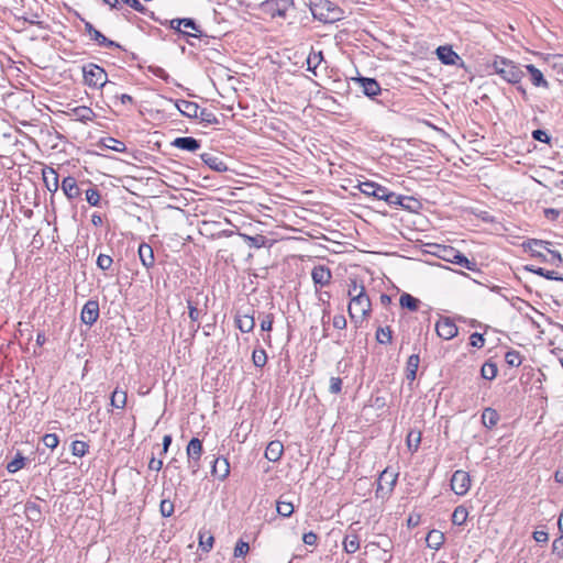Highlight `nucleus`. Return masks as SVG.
Returning <instances> with one entry per match:
<instances>
[{
	"instance_id": "f257e3e1",
	"label": "nucleus",
	"mask_w": 563,
	"mask_h": 563,
	"mask_svg": "<svg viewBox=\"0 0 563 563\" xmlns=\"http://www.w3.org/2000/svg\"><path fill=\"white\" fill-rule=\"evenodd\" d=\"M152 18L159 22L161 25L168 26L170 30L175 31L178 37H183L189 45H194L190 38H201L202 36H207L201 31V27L197 22L191 18H177L173 20H158L154 18V13L152 12Z\"/></svg>"
},
{
	"instance_id": "f03ea898",
	"label": "nucleus",
	"mask_w": 563,
	"mask_h": 563,
	"mask_svg": "<svg viewBox=\"0 0 563 563\" xmlns=\"http://www.w3.org/2000/svg\"><path fill=\"white\" fill-rule=\"evenodd\" d=\"M550 245L551 242L538 239H530L522 244L525 251L540 262L560 266L563 262L562 256L558 251L550 250Z\"/></svg>"
},
{
	"instance_id": "7ed1b4c3",
	"label": "nucleus",
	"mask_w": 563,
	"mask_h": 563,
	"mask_svg": "<svg viewBox=\"0 0 563 563\" xmlns=\"http://www.w3.org/2000/svg\"><path fill=\"white\" fill-rule=\"evenodd\" d=\"M309 8L312 16L323 23H334L344 19V11L330 0H312Z\"/></svg>"
},
{
	"instance_id": "20e7f679",
	"label": "nucleus",
	"mask_w": 563,
	"mask_h": 563,
	"mask_svg": "<svg viewBox=\"0 0 563 563\" xmlns=\"http://www.w3.org/2000/svg\"><path fill=\"white\" fill-rule=\"evenodd\" d=\"M492 68L504 80L512 85L519 84L525 76V73L515 62L505 57L496 56L492 64Z\"/></svg>"
},
{
	"instance_id": "39448f33",
	"label": "nucleus",
	"mask_w": 563,
	"mask_h": 563,
	"mask_svg": "<svg viewBox=\"0 0 563 563\" xmlns=\"http://www.w3.org/2000/svg\"><path fill=\"white\" fill-rule=\"evenodd\" d=\"M435 251L433 254L439 258L462 266L468 271L477 272V263L475 261L468 260L463 253L457 251L456 249L448 245H434Z\"/></svg>"
},
{
	"instance_id": "423d86ee",
	"label": "nucleus",
	"mask_w": 563,
	"mask_h": 563,
	"mask_svg": "<svg viewBox=\"0 0 563 563\" xmlns=\"http://www.w3.org/2000/svg\"><path fill=\"white\" fill-rule=\"evenodd\" d=\"M372 311L371 299L367 296L365 288H361L349 303L347 312L352 321H356V318L364 320L369 316Z\"/></svg>"
},
{
	"instance_id": "0eeeda50",
	"label": "nucleus",
	"mask_w": 563,
	"mask_h": 563,
	"mask_svg": "<svg viewBox=\"0 0 563 563\" xmlns=\"http://www.w3.org/2000/svg\"><path fill=\"white\" fill-rule=\"evenodd\" d=\"M84 80L90 88H102L108 82V75L106 70L90 63L82 67Z\"/></svg>"
},
{
	"instance_id": "6e6552de",
	"label": "nucleus",
	"mask_w": 563,
	"mask_h": 563,
	"mask_svg": "<svg viewBox=\"0 0 563 563\" xmlns=\"http://www.w3.org/2000/svg\"><path fill=\"white\" fill-rule=\"evenodd\" d=\"M398 479V473L385 468L377 479L376 498H388L393 493Z\"/></svg>"
},
{
	"instance_id": "1a4fd4ad",
	"label": "nucleus",
	"mask_w": 563,
	"mask_h": 563,
	"mask_svg": "<svg viewBox=\"0 0 563 563\" xmlns=\"http://www.w3.org/2000/svg\"><path fill=\"white\" fill-rule=\"evenodd\" d=\"M188 457V467L191 474L195 475L200 468V460L203 453L202 442L198 438H192L186 449Z\"/></svg>"
},
{
	"instance_id": "9d476101",
	"label": "nucleus",
	"mask_w": 563,
	"mask_h": 563,
	"mask_svg": "<svg viewBox=\"0 0 563 563\" xmlns=\"http://www.w3.org/2000/svg\"><path fill=\"white\" fill-rule=\"evenodd\" d=\"M291 7H294V0H266L262 3L263 11L272 18H286Z\"/></svg>"
},
{
	"instance_id": "9b49d317",
	"label": "nucleus",
	"mask_w": 563,
	"mask_h": 563,
	"mask_svg": "<svg viewBox=\"0 0 563 563\" xmlns=\"http://www.w3.org/2000/svg\"><path fill=\"white\" fill-rule=\"evenodd\" d=\"M471 487L470 474L463 470H457L451 477V489L459 496H464Z\"/></svg>"
},
{
	"instance_id": "f8f14e48",
	"label": "nucleus",
	"mask_w": 563,
	"mask_h": 563,
	"mask_svg": "<svg viewBox=\"0 0 563 563\" xmlns=\"http://www.w3.org/2000/svg\"><path fill=\"white\" fill-rule=\"evenodd\" d=\"M100 314V308L99 302L97 300H88L80 312V320L82 323L91 327L95 324L99 318Z\"/></svg>"
},
{
	"instance_id": "ddd939ff",
	"label": "nucleus",
	"mask_w": 563,
	"mask_h": 563,
	"mask_svg": "<svg viewBox=\"0 0 563 563\" xmlns=\"http://www.w3.org/2000/svg\"><path fill=\"white\" fill-rule=\"evenodd\" d=\"M435 331L441 339L451 340L457 335L459 329L450 318H441L435 324Z\"/></svg>"
},
{
	"instance_id": "4468645a",
	"label": "nucleus",
	"mask_w": 563,
	"mask_h": 563,
	"mask_svg": "<svg viewBox=\"0 0 563 563\" xmlns=\"http://www.w3.org/2000/svg\"><path fill=\"white\" fill-rule=\"evenodd\" d=\"M380 200H384L389 206H400V207H402L405 209H409V210L412 209V206H406L405 201L417 203V200L415 198L397 195V194L390 191L387 187H386Z\"/></svg>"
},
{
	"instance_id": "2eb2a0df",
	"label": "nucleus",
	"mask_w": 563,
	"mask_h": 563,
	"mask_svg": "<svg viewBox=\"0 0 563 563\" xmlns=\"http://www.w3.org/2000/svg\"><path fill=\"white\" fill-rule=\"evenodd\" d=\"M234 322L236 328L243 333L252 332L255 327L254 316L250 312L243 313L241 310L235 313Z\"/></svg>"
},
{
	"instance_id": "dca6fc26",
	"label": "nucleus",
	"mask_w": 563,
	"mask_h": 563,
	"mask_svg": "<svg viewBox=\"0 0 563 563\" xmlns=\"http://www.w3.org/2000/svg\"><path fill=\"white\" fill-rule=\"evenodd\" d=\"M60 188L68 200L77 199L81 196V189L73 176H67L63 179Z\"/></svg>"
},
{
	"instance_id": "f3484780",
	"label": "nucleus",
	"mask_w": 563,
	"mask_h": 563,
	"mask_svg": "<svg viewBox=\"0 0 563 563\" xmlns=\"http://www.w3.org/2000/svg\"><path fill=\"white\" fill-rule=\"evenodd\" d=\"M311 278L314 285H319L321 287L330 284L332 278V273L330 268L325 265H317L312 268Z\"/></svg>"
},
{
	"instance_id": "a211bd4d",
	"label": "nucleus",
	"mask_w": 563,
	"mask_h": 563,
	"mask_svg": "<svg viewBox=\"0 0 563 563\" xmlns=\"http://www.w3.org/2000/svg\"><path fill=\"white\" fill-rule=\"evenodd\" d=\"M42 178L46 189L55 194L59 188V180L57 172L49 166H45L42 169Z\"/></svg>"
},
{
	"instance_id": "6ab92c4d",
	"label": "nucleus",
	"mask_w": 563,
	"mask_h": 563,
	"mask_svg": "<svg viewBox=\"0 0 563 563\" xmlns=\"http://www.w3.org/2000/svg\"><path fill=\"white\" fill-rule=\"evenodd\" d=\"M201 161L212 170L223 173L228 170V166L220 155L212 153H202L200 155Z\"/></svg>"
},
{
	"instance_id": "aec40b11",
	"label": "nucleus",
	"mask_w": 563,
	"mask_h": 563,
	"mask_svg": "<svg viewBox=\"0 0 563 563\" xmlns=\"http://www.w3.org/2000/svg\"><path fill=\"white\" fill-rule=\"evenodd\" d=\"M363 89V93L369 98L378 96L382 91L379 84L374 78L358 77L355 79Z\"/></svg>"
},
{
	"instance_id": "412c9836",
	"label": "nucleus",
	"mask_w": 563,
	"mask_h": 563,
	"mask_svg": "<svg viewBox=\"0 0 563 563\" xmlns=\"http://www.w3.org/2000/svg\"><path fill=\"white\" fill-rule=\"evenodd\" d=\"M437 56L444 65H457L459 62H462L459 54L451 46H439L437 48Z\"/></svg>"
},
{
	"instance_id": "4be33fe9",
	"label": "nucleus",
	"mask_w": 563,
	"mask_h": 563,
	"mask_svg": "<svg viewBox=\"0 0 563 563\" xmlns=\"http://www.w3.org/2000/svg\"><path fill=\"white\" fill-rule=\"evenodd\" d=\"M211 473L220 481H224L230 474V463L228 459L220 456L213 460Z\"/></svg>"
},
{
	"instance_id": "5701e85b",
	"label": "nucleus",
	"mask_w": 563,
	"mask_h": 563,
	"mask_svg": "<svg viewBox=\"0 0 563 563\" xmlns=\"http://www.w3.org/2000/svg\"><path fill=\"white\" fill-rule=\"evenodd\" d=\"M172 145L183 151L196 152L200 148L201 143L192 136H179L172 142Z\"/></svg>"
},
{
	"instance_id": "b1692460",
	"label": "nucleus",
	"mask_w": 563,
	"mask_h": 563,
	"mask_svg": "<svg viewBox=\"0 0 563 563\" xmlns=\"http://www.w3.org/2000/svg\"><path fill=\"white\" fill-rule=\"evenodd\" d=\"M385 189L386 187L371 180L363 181L360 184V190L362 194L368 197H374L378 200L382 199Z\"/></svg>"
},
{
	"instance_id": "393cba45",
	"label": "nucleus",
	"mask_w": 563,
	"mask_h": 563,
	"mask_svg": "<svg viewBox=\"0 0 563 563\" xmlns=\"http://www.w3.org/2000/svg\"><path fill=\"white\" fill-rule=\"evenodd\" d=\"M176 108L179 110V112L190 119H197L198 118V109L199 104L194 101L189 100H177L176 101Z\"/></svg>"
},
{
	"instance_id": "a878e982",
	"label": "nucleus",
	"mask_w": 563,
	"mask_h": 563,
	"mask_svg": "<svg viewBox=\"0 0 563 563\" xmlns=\"http://www.w3.org/2000/svg\"><path fill=\"white\" fill-rule=\"evenodd\" d=\"M69 115L74 117L75 120L80 121L82 123L90 122L97 117L93 110L86 106H79L71 109Z\"/></svg>"
},
{
	"instance_id": "bb28decb",
	"label": "nucleus",
	"mask_w": 563,
	"mask_h": 563,
	"mask_svg": "<svg viewBox=\"0 0 563 563\" xmlns=\"http://www.w3.org/2000/svg\"><path fill=\"white\" fill-rule=\"evenodd\" d=\"M284 453V445L280 441L274 440L268 443L265 450V457L271 462H277L280 460Z\"/></svg>"
},
{
	"instance_id": "cd10ccee",
	"label": "nucleus",
	"mask_w": 563,
	"mask_h": 563,
	"mask_svg": "<svg viewBox=\"0 0 563 563\" xmlns=\"http://www.w3.org/2000/svg\"><path fill=\"white\" fill-rule=\"evenodd\" d=\"M420 364V356L419 353L411 354L406 364V378L410 382H413L417 377V371L419 368Z\"/></svg>"
},
{
	"instance_id": "c85d7f7f",
	"label": "nucleus",
	"mask_w": 563,
	"mask_h": 563,
	"mask_svg": "<svg viewBox=\"0 0 563 563\" xmlns=\"http://www.w3.org/2000/svg\"><path fill=\"white\" fill-rule=\"evenodd\" d=\"M89 37L91 41L96 42L99 46L108 47V48L113 47V48L124 49L119 43H117L112 40H109L97 29L89 35Z\"/></svg>"
},
{
	"instance_id": "c756f323",
	"label": "nucleus",
	"mask_w": 563,
	"mask_h": 563,
	"mask_svg": "<svg viewBox=\"0 0 563 563\" xmlns=\"http://www.w3.org/2000/svg\"><path fill=\"white\" fill-rule=\"evenodd\" d=\"M139 256H140L142 264L146 268H150L154 265L155 258H154V253H153V249L151 245H148L146 243H142L139 246Z\"/></svg>"
},
{
	"instance_id": "7c9ffc66",
	"label": "nucleus",
	"mask_w": 563,
	"mask_h": 563,
	"mask_svg": "<svg viewBox=\"0 0 563 563\" xmlns=\"http://www.w3.org/2000/svg\"><path fill=\"white\" fill-rule=\"evenodd\" d=\"M206 301H208L207 297H206ZM198 306H199L198 299H192V298L187 299L188 314H189L191 322H197L200 319L201 314L206 313L207 302H205V310L199 309Z\"/></svg>"
},
{
	"instance_id": "2f4dec72",
	"label": "nucleus",
	"mask_w": 563,
	"mask_h": 563,
	"mask_svg": "<svg viewBox=\"0 0 563 563\" xmlns=\"http://www.w3.org/2000/svg\"><path fill=\"white\" fill-rule=\"evenodd\" d=\"M343 549L349 554H353L360 549V538L356 532L352 531L345 534Z\"/></svg>"
},
{
	"instance_id": "473e14b6",
	"label": "nucleus",
	"mask_w": 563,
	"mask_h": 563,
	"mask_svg": "<svg viewBox=\"0 0 563 563\" xmlns=\"http://www.w3.org/2000/svg\"><path fill=\"white\" fill-rule=\"evenodd\" d=\"M526 69L527 71L530 74V77H531V82L536 86V87H544V88H548L549 84L548 81L544 79L543 77V74L542 71L537 68L534 65L532 64H529V65H526Z\"/></svg>"
},
{
	"instance_id": "72a5a7b5",
	"label": "nucleus",
	"mask_w": 563,
	"mask_h": 563,
	"mask_svg": "<svg viewBox=\"0 0 563 563\" xmlns=\"http://www.w3.org/2000/svg\"><path fill=\"white\" fill-rule=\"evenodd\" d=\"M24 512L29 520L38 522L42 520L41 506L35 501H26L24 505Z\"/></svg>"
},
{
	"instance_id": "f704fd0d",
	"label": "nucleus",
	"mask_w": 563,
	"mask_h": 563,
	"mask_svg": "<svg viewBox=\"0 0 563 563\" xmlns=\"http://www.w3.org/2000/svg\"><path fill=\"white\" fill-rule=\"evenodd\" d=\"M444 540V534L439 530H431L426 538L427 545L434 550H439Z\"/></svg>"
},
{
	"instance_id": "c9c22d12",
	"label": "nucleus",
	"mask_w": 563,
	"mask_h": 563,
	"mask_svg": "<svg viewBox=\"0 0 563 563\" xmlns=\"http://www.w3.org/2000/svg\"><path fill=\"white\" fill-rule=\"evenodd\" d=\"M323 60L322 51H311L307 57V70L317 75L316 69Z\"/></svg>"
},
{
	"instance_id": "e433bc0d",
	"label": "nucleus",
	"mask_w": 563,
	"mask_h": 563,
	"mask_svg": "<svg viewBox=\"0 0 563 563\" xmlns=\"http://www.w3.org/2000/svg\"><path fill=\"white\" fill-rule=\"evenodd\" d=\"M498 420H499V415L495 409H493V408L484 409V411L482 413V422L486 428H488V429L494 428L497 424Z\"/></svg>"
},
{
	"instance_id": "4c0bfd02",
	"label": "nucleus",
	"mask_w": 563,
	"mask_h": 563,
	"mask_svg": "<svg viewBox=\"0 0 563 563\" xmlns=\"http://www.w3.org/2000/svg\"><path fill=\"white\" fill-rule=\"evenodd\" d=\"M498 373L497 364L490 360L486 361L481 367V376L484 379L493 380Z\"/></svg>"
},
{
	"instance_id": "58836bf2",
	"label": "nucleus",
	"mask_w": 563,
	"mask_h": 563,
	"mask_svg": "<svg viewBox=\"0 0 563 563\" xmlns=\"http://www.w3.org/2000/svg\"><path fill=\"white\" fill-rule=\"evenodd\" d=\"M240 236L247 243L250 247L261 249L266 245L267 239L263 234L247 235L240 233Z\"/></svg>"
},
{
	"instance_id": "ea45409f",
	"label": "nucleus",
	"mask_w": 563,
	"mask_h": 563,
	"mask_svg": "<svg viewBox=\"0 0 563 563\" xmlns=\"http://www.w3.org/2000/svg\"><path fill=\"white\" fill-rule=\"evenodd\" d=\"M525 269L536 275L542 276L549 280H563V278L556 276L555 272L548 271L542 267H536L534 265H526Z\"/></svg>"
},
{
	"instance_id": "a19ab883",
	"label": "nucleus",
	"mask_w": 563,
	"mask_h": 563,
	"mask_svg": "<svg viewBox=\"0 0 563 563\" xmlns=\"http://www.w3.org/2000/svg\"><path fill=\"white\" fill-rule=\"evenodd\" d=\"M419 303L420 301L418 298L407 292H404L399 298V305L401 306V308H406L410 311L418 310Z\"/></svg>"
},
{
	"instance_id": "79ce46f5",
	"label": "nucleus",
	"mask_w": 563,
	"mask_h": 563,
	"mask_svg": "<svg viewBox=\"0 0 563 563\" xmlns=\"http://www.w3.org/2000/svg\"><path fill=\"white\" fill-rule=\"evenodd\" d=\"M276 510L279 516L287 518L294 514L295 508L291 501H286L280 498L276 503Z\"/></svg>"
},
{
	"instance_id": "37998d69",
	"label": "nucleus",
	"mask_w": 563,
	"mask_h": 563,
	"mask_svg": "<svg viewBox=\"0 0 563 563\" xmlns=\"http://www.w3.org/2000/svg\"><path fill=\"white\" fill-rule=\"evenodd\" d=\"M126 393L117 388L111 395V406L118 409H122L126 405Z\"/></svg>"
},
{
	"instance_id": "c03bdc74",
	"label": "nucleus",
	"mask_w": 563,
	"mask_h": 563,
	"mask_svg": "<svg viewBox=\"0 0 563 563\" xmlns=\"http://www.w3.org/2000/svg\"><path fill=\"white\" fill-rule=\"evenodd\" d=\"M421 442V432L411 430L406 439V443L408 446V450L410 452H416L420 445Z\"/></svg>"
},
{
	"instance_id": "a18cd8bd",
	"label": "nucleus",
	"mask_w": 563,
	"mask_h": 563,
	"mask_svg": "<svg viewBox=\"0 0 563 563\" xmlns=\"http://www.w3.org/2000/svg\"><path fill=\"white\" fill-rule=\"evenodd\" d=\"M376 341L379 344H390L393 341V331L389 327L378 328L376 331Z\"/></svg>"
},
{
	"instance_id": "49530a36",
	"label": "nucleus",
	"mask_w": 563,
	"mask_h": 563,
	"mask_svg": "<svg viewBox=\"0 0 563 563\" xmlns=\"http://www.w3.org/2000/svg\"><path fill=\"white\" fill-rule=\"evenodd\" d=\"M71 454L78 457H82L88 453L89 444L85 441L75 440L70 445Z\"/></svg>"
},
{
	"instance_id": "de8ad7c7",
	"label": "nucleus",
	"mask_w": 563,
	"mask_h": 563,
	"mask_svg": "<svg viewBox=\"0 0 563 563\" xmlns=\"http://www.w3.org/2000/svg\"><path fill=\"white\" fill-rule=\"evenodd\" d=\"M102 145L106 147V148H109V150H112L114 152H118V153H123L125 152L126 150V146L123 142L117 140V139H113V137H106L102 140Z\"/></svg>"
},
{
	"instance_id": "09e8293b",
	"label": "nucleus",
	"mask_w": 563,
	"mask_h": 563,
	"mask_svg": "<svg viewBox=\"0 0 563 563\" xmlns=\"http://www.w3.org/2000/svg\"><path fill=\"white\" fill-rule=\"evenodd\" d=\"M197 119H200V121L205 124H218L219 123L217 115L206 108L199 107Z\"/></svg>"
},
{
	"instance_id": "8fccbe9b",
	"label": "nucleus",
	"mask_w": 563,
	"mask_h": 563,
	"mask_svg": "<svg viewBox=\"0 0 563 563\" xmlns=\"http://www.w3.org/2000/svg\"><path fill=\"white\" fill-rule=\"evenodd\" d=\"M467 509L463 506H457L452 514V522L456 526H462L467 519Z\"/></svg>"
},
{
	"instance_id": "3c124183",
	"label": "nucleus",
	"mask_w": 563,
	"mask_h": 563,
	"mask_svg": "<svg viewBox=\"0 0 563 563\" xmlns=\"http://www.w3.org/2000/svg\"><path fill=\"white\" fill-rule=\"evenodd\" d=\"M24 465L25 457L21 454V452H18L15 457L7 464V471L13 474L23 468Z\"/></svg>"
},
{
	"instance_id": "603ef678",
	"label": "nucleus",
	"mask_w": 563,
	"mask_h": 563,
	"mask_svg": "<svg viewBox=\"0 0 563 563\" xmlns=\"http://www.w3.org/2000/svg\"><path fill=\"white\" fill-rule=\"evenodd\" d=\"M252 362L256 367H264L267 363V354L264 349H255L252 353Z\"/></svg>"
},
{
	"instance_id": "864d4df0",
	"label": "nucleus",
	"mask_w": 563,
	"mask_h": 563,
	"mask_svg": "<svg viewBox=\"0 0 563 563\" xmlns=\"http://www.w3.org/2000/svg\"><path fill=\"white\" fill-rule=\"evenodd\" d=\"M214 539L209 532H199V547L202 551L209 552L213 547Z\"/></svg>"
},
{
	"instance_id": "5fc2aeb1",
	"label": "nucleus",
	"mask_w": 563,
	"mask_h": 563,
	"mask_svg": "<svg viewBox=\"0 0 563 563\" xmlns=\"http://www.w3.org/2000/svg\"><path fill=\"white\" fill-rule=\"evenodd\" d=\"M85 194H86V200L90 206H92V207L99 206L100 200H101V195L96 187H90L89 189H87L85 191Z\"/></svg>"
},
{
	"instance_id": "6e6d98bb",
	"label": "nucleus",
	"mask_w": 563,
	"mask_h": 563,
	"mask_svg": "<svg viewBox=\"0 0 563 563\" xmlns=\"http://www.w3.org/2000/svg\"><path fill=\"white\" fill-rule=\"evenodd\" d=\"M505 362L511 367H518L521 365V355L518 351L510 350L505 354Z\"/></svg>"
},
{
	"instance_id": "4d7b16f0",
	"label": "nucleus",
	"mask_w": 563,
	"mask_h": 563,
	"mask_svg": "<svg viewBox=\"0 0 563 563\" xmlns=\"http://www.w3.org/2000/svg\"><path fill=\"white\" fill-rule=\"evenodd\" d=\"M148 71L152 73L155 77L164 80L165 82H169L170 76L164 68L151 65L148 66Z\"/></svg>"
},
{
	"instance_id": "13d9d810",
	"label": "nucleus",
	"mask_w": 563,
	"mask_h": 563,
	"mask_svg": "<svg viewBox=\"0 0 563 563\" xmlns=\"http://www.w3.org/2000/svg\"><path fill=\"white\" fill-rule=\"evenodd\" d=\"M113 263V260L110 255L107 254H100L97 258V266L101 271H108Z\"/></svg>"
},
{
	"instance_id": "bf43d9fd",
	"label": "nucleus",
	"mask_w": 563,
	"mask_h": 563,
	"mask_svg": "<svg viewBox=\"0 0 563 563\" xmlns=\"http://www.w3.org/2000/svg\"><path fill=\"white\" fill-rule=\"evenodd\" d=\"M250 551V545L247 542L243 541L242 539H240L236 544H235V548H234V556L235 558H240V556H245Z\"/></svg>"
},
{
	"instance_id": "052dcab7",
	"label": "nucleus",
	"mask_w": 563,
	"mask_h": 563,
	"mask_svg": "<svg viewBox=\"0 0 563 563\" xmlns=\"http://www.w3.org/2000/svg\"><path fill=\"white\" fill-rule=\"evenodd\" d=\"M42 441L46 448L52 449V450L55 449L59 443V439H58L57 434H55V433H46L42 438Z\"/></svg>"
},
{
	"instance_id": "680f3d73",
	"label": "nucleus",
	"mask_w": 563,
	"mask_h": 563,
	"mask_svg": "<svg viewBox=\"0 0 563 563\" xmlns=\"http://www.w3.org/2000/svg\"><path fill=\"white\" fill-rule=\"evenodd\" d=\"M159 511L163 517H170L174 512V504L168 499H163L159 505Z\"/></svg>"
},
{
	"instance_id": "e2e57ef3",
	"label": "nucleus",
	"mask_w": 563,
	"mask_h": 563,
	"mask_svg": "<svg viewBox=\"0 0 563 563\" xmlns=\"http://www.w3.org/2000/svg\"><path fill=\"white\" fill-rule=\"evenodd\" d=\"M274 316L273 313H266L261 320V330L269 332L273 329Z\"/></svg>"
},
{
	"instance_id": "0e129e2a",
	"label": "nucleus",
	"mask_w": 563,
	"mask_h": 563,
	"mask_svg": "<svg viewBox=\"0 0 563 563\" xmlns=\"http://www.w3.org/2000/svg\"><path fill=\"white\" fill-rule=\"evenodd\" d=\"M470 344H471V346H473V347H477V349L483 347V346H484V344H485L484 335H483L482 333L474 332V333L470 336Z\"/></svg>"
},
{
	"instance_id": "69168bd1",
	"label": "nucleus",
	"mask_w": 563,
	"mask_h": 563,
	"mask_svg": "<svg viewBox=\"0 0 563 563\" xmlns=\"http://www.w3.org/2000/svg\"><path fill=\"white\" fill-rule=\"evenodd\" d=\"M342 390V379L340 377H331L330 378V385H329V391L331 394L338 395Z\"/></svg>"
},
{
	"instance_id": "338daca9",
	"label": "nucleus",
	"mask_w": 563,
	"mask_h": 563,
	"mask_svg": "<svg viewBox=\"0 0 563 563\" xmlns=\"http://www.w3.org/2000/svg\"><path fill=\"white\" fill-rule=\"evenodd\" d=\"M532 137L536 141H539V142H542V143H547V144H549L550 140H551L549 134L547 133V131L541 130V129L534 130L532 132Z\"/></svg>"
},
{
	"instance_id": "774afa93",
	"label": "nucleus",
	"mask_w": 563,
	"mask_h": 563,
	"mask_svg": "<svg viewBox=\"0 0 563 563\" xmlns=\"http://www.w3.org/2000/svg\"><path fill=\"white\" fill-rule=\"evenodd\" d=\"M552 551L558 554L559 558H563V533L553 541Z\"/></svg>"
}]
</instances>
